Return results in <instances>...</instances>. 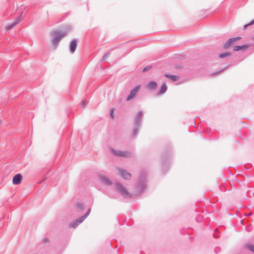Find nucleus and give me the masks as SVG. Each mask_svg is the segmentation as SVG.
<instances>
[{"instance_id": "4", "label": "nucleus", "mask_w": 254, "mask_h": 254, "mask_svg": "<svg viewBox=\"0 0 254 254\" xmlns=\"http://www.w3.org/2000/svg\"><path fill=\"white\" fill-rule=\"evenodd\" d=\"M147 185L144 176H141L138 181L137 190L139 193L143 192L147 189Z\"/></svg>"}, {"instance_id": "17", "label": "nucleus", "mask_w": 254, "mask_h": 254, "mask_svg": "<svg viewBox=\"0 0 254 254\" xmlns=\"http://www.w3.org/2000/svg\"><path fill=\"white\" fill-rule=\"evenodd\" d=\"M164 76L165 77L169 78L170 79L173 80V81H176L178 79H179V77L178 76L171 75V74H167V73L165 74Z\"/></svg>"}, {"instance_id": "10", "label": "nucleus", "mask_w": 254, "mask_h": 254, "mask_svg": "<svg viewBox=\"0 0 254 254\" xmlns=\"http://www.w3.org/2000/svg\"><path fill=\"white\" fill-rule=\"evenodd\" d=\"M22 176L21 174H17L14 176L12 179V183L14 185H18L22 181Z\"/></svg>"}, {"instance_id": "22", "label": "nucleus", "mask_w": 254, "mask_h": 254, "mask_svg": "<svg viewBox=\"0 0 254 254\" xmlns=\"http://www.w3.org/2000/svg\"><path fill=\"white\" fill-rule=\"evenodd\" d=\"M81 107L84 108L87 105V102L85 100H82L80 103Z\"/></svg>"}, {"instance_id": "11", "label": "nucleus", "mask_w": 254, "mask_h": 254, "mask_svg": "<svg viewBox=\"0 0 254 254\" xmlns=\"http://www.w3.org/2000/svg\"><path fill=\"white\" fill-rule=\"evenodd\" d=\"M20 21H21V17L19 16L16 18V19L15 20V21H14L13 22H12V23H11L8 25H7L6 26V29L7 30H10V29H12L14 26H15L18 23H19Z\"/></svg>"}, {"instance_id": "24", "label": "nucleus", "mask_w": 254, "mask_h": 254, "mask_svg": "<svg viewBox=\"0 0 254 254\" xmlns=\"http://www.w3.org/2000/svg\"><path fill=\"white\" fill-rule=\"evenodd\" d=\"M253 24H254V19L253 20H252L249 24L245 25L244 28H246L248 26H250Z\"/></svg>"}, {"instance_id": "5", "label": "nucleus", "mask_w": 254, "mask_h": 254, "mask_svg": "<svg viewBox=\"0 0 254 254\" xmlns=\"http://www.w3.org/2000/svg\"><path fill=\"white\" fill-rule=\"evenodd\" d=\"M117 190L125 198H129L131 196L130 194L127 189L120 183L116 184Z\"/></svg>"}, {"instance_id": "25", "label": "nucleus", "mask_w": 254, "mask_h": 254, "mask_svg": "<svg viewBox=\"0 0 254 254\" xmlns=\"http://www.w3.org/2000/svg\"><path fill=\"white\" fill-rule=\"evenodd\" d=\"M114 108H112L110 110V116L113 119L114 118Z\"/></svg>"}, {"instance_id": "33", "label": "nucleus", "mask_w": 254, "mask_h": 254, "mask_svg": "<svg viewBox=\"0 0 254 254\" xmlns=\"http://www.w3.org/2000/svg\"><path fill=\"white\" fill-rule=\"evenodd\" d=\"M1 122V120L0 119V122Z\"/></svg>"}, {"instance_id": "12", "label": "nucleus", "mask_w": 254, "mask_h": 254, "mask_svg": "<svg viewBox=\"0 0 254 254\" xmlns=\"http://www.w3.org/2000/svg\"><path fill=\"white\" fill-rule=\"evenodd\" d=\"M101 180L102 182L107 186H110L112 184L111 181L106 176H101Z\"/></svg>"}, {"instance_id": "21", "label": "nucleus", "mask_w": 254, "mask_h": 254, "mask_svg": "<svg viewBox=\"0 0 254 254\" xmlns=\"http://www.w3.org/2000/svg\"><path fill=\"white\" fill-rule=\"evenodd\" d=\"M246 247L254 253V245H247Z\"/></svg>"}, {"instance_id": "30", "label": "nucleus", "mask_w": 254, "mask_h": 254, "mask_svg": "<svg viewBox=\"0 0 254 254\" xmlns=\"http://www.w3.org/2000/svg\"><path fill=\"white\" fill-rule=\"evenodd\" d=\"M162 159H163V168H162V169H163V171H164L165 167V163L164 162L163 158H162Z\"/></svg>"}, {"instance_id": "18", "label": "nucleus", "mask_w": 254, "mask_h": 254, "mask_svg": "<svg viewBox=\"0 0 254 254\" xmlns=\"http://www.w3.org/2000/svg\"><path fill=\"white\" fill-rule=\"evenodd\" d=\"M157 85V83L155 81H151L149 83L148 86L149 88L152 89L155 88L156 87Z\"/></svg>"}, {"instance_id": "29", "label": "nucleus", "mask_w": 254, "mask_h": 254, "mask_svg": "<svg viewBox=\"0 0 254 254\" xmlns=\"http://www.w3.org/2000/svg\"><path fill=\"white\" fill-rule=\"evenodd\" d=\"M226 67H226L225 68V69ZM224 69H222V70H219V71H217V72H214V73H213L212 74V75H215V74H217V73H219V72H220L221 71H223V70H224Z\"/></svg>"}, {"instance_id": "13", "label": "nucleus", "mask_w": 254, "mask_h": 254, "mask_svg": "<svg viewBox=\"0 0 254 254\" xmlns=\"http://www.w3.org/2000/svg\"><path fill=\"white\" fill-rule=\"evenodd\" d=\"M233 39L232 38H230L224 44L223 47L224 49L228 48L232 45L234 42Z\"/></svg>"}, {"instance_id": "14", "label": "nucleus", "mask_w": 254, "mask_h": 254, "mask_svg": "<svg viewBox=\"0 0 254 254\" xmlns=\"http://www.w3.org/2000/svg\"><path fill=\"white\" fill-rule=\"evenodd\" d=\"M249 47L248 44H245L242 46H235L233 47L234 51H238L240 50H244Z\"/></svg>"}, {"instance_id": "20", "label": "nucleus", "mask_w": 254, "mask_h": 254, "mask_svg": "<svg viewBox=\"0 0 254 254\" xmlns=\"http://www.w3.org/2000/svg\"><path fill=\"white\" fill-rule=\"evenodd\" d=\"M110 55V53H106V54H105L103 57H102V60H101V62H104L108 58V57L109 56V55Z\"/></svg>"}, {"instance_id": "31", "label": "nucleus", "mask_w": 254, "mask_h": 254, "mask_svg": "<svg viewBox=\"0 0 254 254\" xmlns=\"http://www.w3.org/2000/svg\"><path fill=\"white\" fill-rule=\"evenodd\" d=\"M213 236H214V237H215V238H217V237H216V236H215L214 235H213Z\"/></svg>"}, {"instance_id": "1", "label": "nucleus", "mask_w": 254, "mask_h": 254, "mask_svg": "<svg viewBox=\"0 0 254 254\" xmlns=\"http://www.w3.org/2000/svg\"><path fill=\"white\" fill-rule=\"evenodd\" d=\"M70 30L71 27L68 26L65 28V31L64 32H60L59 30H55L51 32V35L53 37L52 44L55 49L56 48L61 38L65 36Z\"/></svg>"}, {"instance_id": "23", "label": "nucleus", "mask_w": 254, "mask_h": 254, "mask_svg": "<svg viewBox=\"0 0 254 254\" xmlns=\"http://www.w3.org/2000/svg\"><path fill=\"white\" fill-rule=\"evenodd\" d=\"M152 66H150V65H148L147 66L144 67L143 69H142V71L143 72H145V71H148L151 68Z\"/></svg>"}, {"instance_id": "32", "label": "nucleus", "mask_w": 254, "mask_h": 254, "mask_svg": "<svg viewBox=\"0 0 254 254\" xmlns=\"http://www.w3.org/2000/svg\"><path fill=\"white\" fill-rule=\"evenodd\" d=\"M252 214V213H251L249 214V215H251Z\"/></svg>"}, {"instance_id": "19", "label": "nucleus", "mask_w": 254, "mask_h": 254, "mask_svg": "<svg viewBox=\"0 0 254 254\" xmlns=\"http://www.w3.org/2000/svg\"><path fill=\"white\" fill-rule=\"evenodd\" d=\"M231 55V53H229V52L220 54L219 55V58L222 59V58L226 57L227 56H230Z\"/></svg>"}, {"instance_id": "7", "label": "nucleus", "mask_w": 254, "mask_h": 254, "mask_svg": "<svg viewBox=\"0 0 254 254\" xmlns=\"http://www.w3.org/2000/svg\"><path fill=\"white\" fill-rule=\"evenodd\" d=\"M140 85H137L131 90L130 94L128 95L127 98V101H129L136 95L139 89L140 88Z\"/></svg>"}, {"instance_id": "15", "label": "nucleus", "mask_w": 254, "mask_h": 254, "mask_svg": "<svg viewBox=\"0 0 254 254\" xmlns=\"http://www.w3.org/2000/svg\"><path fill=\"white\" fill-rule=\"evenodd\" d=\"M84 204L81 202H77L75 206V208L78 212H81L84 209Z\"/></svg>"}, {"instance_id": "27", "label": "nucleus", "mask_w": 254, "mask_h": 254, "mask_svg": "<svg viewBox=\"0 0 254 254\" xmlns=\"http://www.w3.org/2000/svg\"><path fill=\"white\" fill-rule=\"evenodd\" d=\"M232 38L233 39V40L234 41V42H235V41H237V40L241 39V37H239V36H238V37H234V38Z\"/></svg>"}, {"instance_id": "2", "label": "nucleus", "mask_w": 254, "mask_h": 254, "mask_svg": "<svg viewBox=\"0 0 254 254\" xmlns=\"http://www.w3.org/2000/svg\"><path fill=\"white\" fill-rule=\"evenodd\" d=\"M143 113L142 111H139L135 117H134V127L132 130V136L133 137H134L136 136L139 127L141 124V122L142 121V119L143 117Z\"/></svg>"}, {"instance_id": "3", "label": "nucleus", "mask_w": 254, "mask_h": 254, "mask_svg": "<svg viewBox=\"0 0 254 254\" xmlns=\"http://www.w3.org/2000/svg\"><path fill=\"white\" fill-rule=\"evenodd\" d=\"M90 211L91 209L89 208L87 212L84 215L71 222L69 224V227L72 228H76L77 226H78L80 223H81L87 217V216L89 215Z\"/></svg>"}, {"instance_id": "8", "label": "nucleus", "mask_w": 254, "mask_h": 254, "mask_svg": "<svg viewBox=\"0 0 254 254\" xmlns=\"http://www.w3.org/2000/svg\"><path fill=\"white\" fill-rule=\"evenodd\" d=\"M118 170L120 174L123 178L126 180H130L131 178V174L127 170L122 168H119Z\"/></svg>"}, {"instance_id": "26", "label": "nucleus", "mask_w": 254, "mask_h": 254, "mask_svg": "<svg viewBox=\"0 0 254 254\" xmlns=\"http://www.w3.org/2000/svg\"><path fill=\"white\" fill-rule=\"evenodd\" d=\"M220 251V248L219 247H216L214 249V252L216 254H217Z\"/></svg>"}, {"instance_id": "16", "label": "nucleus", "mask_w": 254, "mask_h": 254, "mask_svg": "<svg viewBox=\"0 0 254 254\" xmlns=\"http://www.w3.org/2000/svg\"><path fill=\"white\" fill-rule=\"evenodd\" d=\"M167 89V86L166 85V84L165 83H162V84L161 86V88L160 89L159 94H161L164 93L166 91Z\"/></svg>"}, {"instance_id": "6", "label": "nucleus", "mask_w": 254, "mask_h": 254, "mask_svg": "<svg viewBox=\"0 0 254 254\" xmlns=\"http://www.w3.org/2000/svg\"><path fill=\"white\" fill-rule=\"evenodd\" d=\"M112 152L113 154L118 156H123L125 157H129L130 153L128 151H123L120 150H115L114 149H112Z\"/></svg>"}, {"instance_id": "9", "label": "nucleus", "mask_w": 254, "mask_h": 254, "mask_svg": "<svg viewBox=\"0 0 254 254\" xmlns=\"http://www.w3.org/2000/svg\"><path fill=\"white\" fill-rule=\"evenodd\" d=\"M77 46V40L76 39H72L69 44V52L73 54L75 52Z\"/></svg>"}, {"instance_id": "28", "label": "nucleus", "mask_w": 254, "mask_h": 254, "mask_svg": "<svg viewBox=\"0 0 254 254\" xmlns=\"http://www.w3.org/2000/svg\"><path fill=\"white\" fill-rule=\"evenodd\" d=\"M50 241H49V239L47 238H45L43 239V243H48Z\"/></svg>"}]
</instances>
